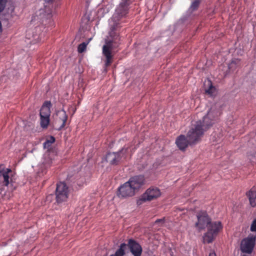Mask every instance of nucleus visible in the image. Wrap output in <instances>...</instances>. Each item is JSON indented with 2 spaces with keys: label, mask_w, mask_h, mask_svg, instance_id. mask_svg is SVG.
<instances>
[{
  "label": "nucleus",
  "mask_w": 256,
  "mask_h": 256,
  "mask_svg": "<svg viewBox=\"0 0 256 256\" xmlns=\"http://www.w3.org/2000/svg\"><path fill=\"white\" fill-rule=\"evenodd\" d=\"M129 4V0H122L110 22L112 30L110 32V36L112 38V40L106 42V44L102 47V54L106 58L105 60V66L106 67L109 66L112 62L113 55L112 50L113 48V44H117L120 40L118 36H114V31L117 30L120 27L118 22L120 19L127 14Z\"/></svg>",
  "instance_id": "f257e3e1"
},
{
  "label": "nucleus",
  "mask_w": 256,
  "mask_h": 256,
  "mask_svg": "<svg viewBox=\"0 0 256 256\" xmlns=\"http://www.w3.org/2000/svg\"><path fill=\"white\" fill-rule=\"evenodd\" d=\"M216 120L215 112L210 110L202 120H200L192 126L187 134V138L190 144H196L201 139L204 132L214 124Z\"/></svg>",
  "instance_id": "f03ea898"
},
{
  "label": "nucleus",
  "mask_w": 256,
  "mask_h": 256,
  "mask_svg": "<svg viewBox=\"0 0 256 256\" xmlns=\"http://www.w3.org/2000/svg\"><path fill=\"white\" fill-rule=\"evenodd\" d=\"M144 184V176H137L132 177L118 188V196L120 198L133 196Z\"/></svg>",
  "instance_id": "7ed1b4c3"
},
{
  "label": "nucleus",
  "mask_w": 256,
  "mask_h": 256,
  "mask_svg": "<svg viewBox=\"0 0 256 256\" xmlns=\"http://www.w3.org/2000/svg\"><path fill=\"white\" fill-rule=\"evenodd\" d=\"M15 180V173L11 169L5 168L2 165H0V194L2 191L1 186H8L11 191L14 190Z\"/></svg>",
  "instance_id": "20e7f679"
},
{
  "label": "nucleus",
  "mask_w": 256,
  "mask_h": 256,
  "mask_svg": "<svg viewBox=\"0 0 256 256\" xmlns=\"http://www.w3.org/2000/svg\"><path fill=\"white\" fill-rule=\"evenodd\" d=\"M68 194V188L64 182H60L57 184L56 196L58 203H62L66 201Z\"/></svg>",
  "instance_id": "39448f33"
},
{
  "label": "nucleus",
  "mask_w": 256,
  "mask_h": 256,
  "mask_svg": "<svg viewBox=\"0 0 256 256\" xmlns=\"http://www.w3.org/2000/svg\"><path fill=\"white\" fill-rule=\"evenodd\" d=\"M161 195L160 190L154 187L148 188L138 200V204H142L146 201H151L157 198Z\"/></svg>",
  "instance_id": "423d86ee"
},
{
  "label": "nucleus",
  "mask_w": 256,
  "mask_h": 256,
  "mask_svg": "<svg viewBox=\"0 0 256 256\" xmlns=\"http://www.w3.org/2000/svg\"><path fill=\"white\" fill-rule=\"evenodd\" d=\"M256 237L255 236L250 235L243 239L240 244V250L243 252L250 254L254 248Z\"/></svg>",
  "instance_id": "0eeeda50"
},
{
  "label": "nucleus",
  "mask_w": 256,
  "mask_h": 256,
  "mask_svg": "<svg viewBox=\"0 0 256 256\" xmlns=\"http://www.w3.org/2000/svg\"><path fill=\"white\" fill-rule=\"evenodd\" d=\"M128 148H124L118 152H109L106 156V160L111 164H116L124 157Z\"/></svg>",
  "instance_id": "6e6552de"
},
{
  "label": "nucleus",
  "mask_w": 256,
  "mask_h": 256,
  "mask_svg": "<svg viewBox=\"0 0 256 256\" xmlns=\"http://www.w3.org/2000/svg\"><path fill=\"white\" fill-rule=\"evenodd\" d=\"M196 216L198 222L196 223L195 226L199 230H204L206 227H208L211 220L206 212H200Z\"/></svg>",
  "instance_id": "1a4fd4ad"
},
{
  "label": "nucleus",
  "mask_w": 256,
  "mask_h": 256,
  "mask_svg": "<svg viewBox=\"0 0 256 256\" xmlns=\"http://www.w3.org/2000/svg\"><path fill=\"white\" fill-rule=\"evenodd\" d=\"M128 246L131 252L134 256H140L142 252L141 246L134 240H130L128 242Z\"/></svg>",
  "instance_id": "9d476101"
},
{
  "label": "nucleus",
  "mask_w": 256,
  "mask_h": 256,
  "mask_svg": "<svg viewBox=\"0 0 256 256\" xmlns=\"http://www.w3.org/2000/svg\"><path fill=\"white\" fill-rule=\"evenodd\" d=\"M176 144L180 150H184L188 144H190V140L187 139L184 135H180L178 137Z\"/></svg>",
  "instance_id": "9b49d317"
},
{
  "label": "nucleus",
  "mask_w": 256,
  "mask_h": 256,
  "mask_svg": "<svg viewBox=\"0 0 256 256\" xmlns=\"http://www.w3.org/2000/svg\"><path fill=\"white\" fill-rule=\"evenodd\" d=\"M222 226L220 222H210L209 224L208 230L212 232L214 234H218L222 230Z\"/></svg>",
  "instance_id": "f8f14e48"
},
{
  "label": "nucleus",
  "mask_w": 256,
  "mask_h": 256,
  "mask_svg": "<svg viewBox=\"0 0 256 256\" xmlns=\"http://www.w3.org/2000/svg\"><path fill=\"white\" fill-rule=\"evenodd\" d=\"M56 116L58 117V120L62 122L60 128H64L66 126V122L68 119V116L66 112L63 110H58L56 113Z\"/></svg>",
  "instance_id": "ddd939ff"
},
{
  "label": "nucleus",
  "mask_w": 256,
  "mask_h": 256,
  "mask_svg": "<svg viewBox=\"0 0 256 256\" xmlns=\"http://www.w3.org/2000/svg\"><path fill=\"white\" fill-rule=\"evenodd\" d=\"M51 106V104L50 102H45L42 105L40 111V116H50V108Z\"/></svg>",
  "instance_id": "4468645a"
},
{
  "label": "nucleus",
  "mask_w": 256,
  "mask_h": 256,
  "mask_svg": "<svg viewBox=\"0 0 256 256\" xmlns=\"http://www.w3.org/2000/svg\"><path fill=\"white\" fill-rule=\"evenodd\" d=\"M205 92L210 96H212L216 92V88L212 86V82L208 80L204 82Z\"/></svg>",
  "instance_id": "2eb2a0df"
},
{
  "label": "nucleus",
  "mask_w": 256,
  "mask_h": 256,
  "mask_svg": "<svg viewBox=\"0 0 256 256\" xmlns=\"http://www.w3.org/2000/svg\"><path fill=\"white\" fill-rule=\"evenodd\" d=\"M248 196L250 205L254 207L256 206V187L254 186L249 191Z\"/></svg>",
  "instance_id": "dca6fc26"
},
{
  "label": "nucleus",
  "mask_w": 256,
  "mask_h": 256,
  "mask_svg": "<svg viewBox=\"0 0 256 256\" xmlns=\"http://www.w3.org/2000/svg\"><path fill=\"white\" fill-rule=\"evenodd\" d=\"M207 232H206L203 236V240L204 243H210L212 242L217 234H214V232L208 230Z\"/></svg>",
  "instance_id": "f3484780"
},
{
  "label": "nucleus",
  "mask_w": 256,
  "mask_h": 256,
  "mask_svg": "<svg viewBox=\"0 0 256 256\" xmlns=\"http://www.w3.org/2000/svg\"><path fill=\"white\" fill-rule=\"evenodd\" d=\"M126 248V244H120V248L116 251L115 254H111L110 256H124Z\"/></svg>",
  "instance_id": "a211bd4d"
},
{
  "label": "nucleus",
  "mask_w": 256,
  "mask_h": 256,
  "mask_svg": "<svg viewBox=\"0 0 256 256\" xmlns=\"http://www.w3.org/2000/svg\"><path fill=\"white\" fill-rule=\"evenodd\" d=\"M40 126L43 128H46L50 124V116H40Z\"/></svg>",
  "instance_id": "6ab92c4d"
},
{
  "label": "nucleus",
  "mask_w": 256,
  "mask_h": 256,
  "mask_svg": "<svg viewBox=\"0 0 256 256\" xmlns=\"http://www.w3.org/2000/svg\"><path fill=\"white\" fill-rule=\"evenodd\" d=\"M239 63V60L236 59L232 60L231 62L228 64V68L230 70H234L236 68L237 65Z\"/></svg>",
  "instance_id": "aec40b11"
},
{
  "label": "nucleus",
  "mask_w": 256,
  "mask_h": 256,
  "mask_svg": "<svg viewBox=\"0 0 256 256\" xmlns=\"http://www.w3.org/2000/svg\"><path fill=\"white\" fill-rule=\"evenodd\" d=\"M200 0H194L192 2L190 10L192 12L196 10L200 4Z\"/></svg>",
  "instance_id": "412c9836"
},
{
  "label": "nucleus",
  "mask_w": 256,
  "mask_h": 256,
  "mask_svg": "<svg viewBox=\"0 0 256 256\" xmlns=\"http://www.w3.org/2000/svg\"><path fill=\"white\" fill-rule=\"evenodd\" d=\"M87 44L88 43L86 42H82V44H80L78 48V52L80 53L83 52L86 49Z\"/></svg>",
  "instance_id": "4be33fe9"
},
{
  "label": "nucleus",
  "mask_w": 256,
  "mask_h": 256,
  "mask_svg": "<svg viewBox=\"0 0 256 256\" xmlns=\"http://www.w3.org/2000/svg\"><path fill=\"white\" fill-rule=\"evenodd\" d=\"M6 3V0H0V12L4 10Z\"/></svg>",
  "instance_id": "5701e85b"
},
{
  "label": "nucleus",
  "mask_w": 256,
  "mask_h": 256,
  "mask_svg": "<svg viewBox=\"0 0 256 256\" xmlns=\"http://www.w3.org/2000/svg\"><path fill=\"white\" fill-rule=\"evenodd\" d=\"M51 146V144L49 143L48 142L47 140H46L44 143V148H48L50 146Z\"/></svg>",
  "instance_id": "b1692460"
},
{
  "label": "nucleus",
  "mask_w": 256,
  "mask_h": 256,
  "mask_svg": "<svg viewBox=\"0 0 256 256\" xmlns=\"http://www.w3.org/2000/svg\"><path fill=\"white\" fill-rule=\"evenodd\" d=\"M51 144L54 142L55 139L53 136H51L50 140H46Z\"/></svg>",
  "instance_id": "393cba45"
},
{
  "label": "nucleus",
  "mask_w": 256,
  "mask_h": 256,
  "mask_svg": "<svg viewBox=\"0 0 256 256\" xmlns=\"http://www.w3.org/2000/svg\"><path fill=\"white\" fill-rule=\"evenodd\" d=\"M164 218L158 219L156 220L155 224H159V223H163L164 222Z\"/></svg>",
  "instance_id": "a878e982"
},
{
  "label": "nucleus",
  "mask_w": 256,
  "mask_h": 256,
  "mask_svg": "<svg viewBox=\"0 0 256 256\" xmlns=\"http://www.w3.org/2000/svg\"><path fill=\"white\" fill-rule=\"evenodd\" d=\"M209 256H216V254L214 252H212L210 253Z\"/></svg>",
  "instance_id": "bb28decb"
},
{
  "label": "nucleus",
  "mask_w": 256,
  "mask_h": 256,
  "mask_svg": "<svg viewBox=\"0 0 256 256\" xmlns=\"http://www.w3.org/2000/svg\"><path fill=\"white\" fill-rule=\"evenodd\" d=\"M46 2H49L52 1V0H44Z\"/></svg>",
  "instance_id": "cd10ccee"
}]
</instances>
